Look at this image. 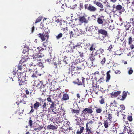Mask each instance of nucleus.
Listing matches in <instances>:
<instances>
[{"mask_svg":"<svg viewBox=\"0 0 134 134\" xmlns=\"http://www.w3.org/2000/svg\"><path fill=\"white\" fill-rule=\"evenodd\" d=\"M75 49V47L72 46L70 47H69V49L68 50L69 53H73L74 52V49Z\"/></svg>","mask_w":134,"mask_h":134,"instance_id":"79ce46f5","label":"nucleus"},{"mask_svg":"<svg viewBox=\"0 0 134 134\" xmlns=\"http://www.w3.org/2000/svg\"><path fill=\"white\" fill-rule=\"evenodd\" d=\"M104 20V16H101L97 18V22L99 24L102 25L103 24Z\"/></svg>","mask_w":134,"mask_h":134,"instance_id":"ddd939ff","label":"nucleus"},{"mask_svg":"<svg viewBox=\"0 0 134 134\" xmlns=\"http://www.w3.org/2000/svg\"><path fill=\"white\" fill-rule=\"evenodd\" d=\"M130 23L132 24L133 26H134V18H130Z\"/></svg>","mask_w":134,"mask_h":134,"instance_id":"864d4df0","label":"nucleus"},{"mask_svg":"<svg viewBox=\"0 0 134 134\" xmlns=\"http://www.w3.org/2000/svg\"><path fill=\"white\" fill-rule=\"evenodd\" d=\"M94 4H96L98 7L101 8L99 10L100 12H102L104 10L103 8L104 6L103 4L97 1L96 0L93 1V3Z\"/></svg>","mask_w":134,"mask_h":134,"instance_id":"6e6552de","label":"nucleus"},{"mask_svg":"<svg viewBox=\"0 0 134 134\" xmlns=\"http://www.w3.org/2000/svg\"><path fill=\"white\" fill-rule=\"evenodd\" d=\"M92 91L95 92H98L99 91V89L98 88H97L96 86H93L92 87Z\"/></svg>","mask_w":134,"mask_h":134,"instance_id":"2f4dec72","label":"nucleus"},{"mask_svg":"<svg viewBox=\"0 0 134 134\" xmlns=\"http://www.w3.org/2000/svg\"><path fill=\"white\" fill-rule=\"evenodd\" d=\"M85 79L83 77H81L80 79L77 78V80H78L77 82H76L75 81H73V82L75 83H77L78 85H84L85 84L84 83Z\"/></svg>","mask_w":134,"mask_h":134,"instance_id":"9d476101","label":"nucleus"},{"mask_svg":"<svg viewBox=\"0 0 134 134\" xmlns=\"http://www.w3.org/2000/svg\"><path fill=\"white\" fill-rule=\"evenodd\" d=\"M91 129H92V128L86 127V132H87L88 134H93V132L91 131Z\"/></svg>","mask_w":134,"mask_h":134,"instance_id":"473e14b6","label":"nucleus"},{"mask_svg":"<svg viewBox=\"0 0 134 134\" xmlns=\"http://www.w3.org/2000/svg\"><path fill=\"white\" fill-rule=\"evenodd\" d=\"M57 84V82L55 80H53L51 83V85L52 86H55Z\"/></svg>","mask_w":134,"mask_h":134,"instance_id":"3c124183","label":"nucleus"},{"mask_svg":"<svg viewBox=\"0 0 134 134\" xmlns=\"http://www.w3.org/2000/svg\"><path fill=\"white\" fill-rule=\"evenodd\" d=\"M78 19L79 21V25H81L83 23L86 24L88 23V20L84 15L80 16Z\"/></svg>","mask_w":134,"mask_h":134,"instance_id":"39448f33","label":"nucleus"},{"mask_svg":"<svg viewBox=\"0 0 134 134\" xmlns=\"http://www.w3.org/2000/svg\"><path fill=\"white\" fill-rule=\"evenodd\" d=\"M42 103H43V105L42 106L43 108V111H46L47 110V108L46 107V104L45 102H44L42 101Z\"/></svg>","mask_w":134,"mask_h":134,"instance_id":"58836bf2","label":"nucleus"},{"mask_svg":"<svg viewBox=\"0 0 134 134\" xmlns=\"http://www.w3.org/2000/svg\"><path fill=\"white\" fill-rule=\"evenodd\" d=\"M85 110V108L81 112V116L82 117V119H85V116L87 114V111Z\"/></svg>","mask_w":134,"mask_h":134,"instance_id":"4be33fe9","label":"nucleus"},{"mask_svg":"<svg viewBox=\"0 0 134 134\" xmlns=\"http://www.w3.org/2000/svg\"><path fill=\"white\" fill-rule=\"evenodd\" d=\"M116 102L115 100H114L113 102L111 103H110V107H115L116 106Z\"/></svg>","mask_w":134,"mask_h":134,"instance_id":"603ef678","label":"nucleus"},{"mask_svg":"<svg viewBox=\"0 0 134 134\" xmlns=\"http://www.w3.org/2000/svg\"><path fill=\"white\" fill-rule=\"evenodd\" d=\"M108 120H107L104 121V126L105 128H107L110 125L111 122L110 121L109 122H108Z\"/></svg>","mask_w":134,"mask_h":134,"instance_id":"5701e85b","label":"nucleus"},{"mask_svg":"<svg viewBox=\"0 0 134 134\" xmlns=\"http://www.w3.org/2000/svg\"><path fill=\"white\" fill-rule=\"evenodd\" d=\"M132 114L128 115L127 117V119L130 122H132V121L133 119L132 116Z\"/></svg>","mask_w":134,"mask_h":134,"instance_id":"a19ab883","label":"nucleus"},{"mask_svg":"<svg viewBox=\"0 0 134 134\" xmlns=\"http://www.w3.org/2000/svg\"><path fill=\"white\" fill-rule=\"evenodd\" d=\"M63 99L64 100H66L69 99V96L68 94L65 93L63 95Z\"/></svg>","mask_w":134,"mask_h":134,"instance_id":"f704fd0d","label":"nucleus"},{"mask_svg":"<svg viewBox=\"0 0 134 134\" xmlns=\"http://www.w3.org/2000/svg\"><path fill=\"white\" fill-rule=\"evenodd\" d=\"M67 7L66 5L64 4H63L61 6V8L63 9V10H64Z\"/></svg>","mask_w":134,"mask_h":134,"instance_id":"69168bd1","label":"nucleus"},{"mask_svg":"<svg viewBox=\"0 0 134 134\" xmlns=\"http://www.w3.org/2000/svg\"><path fill=\"white\" fill-rule=\"evenodd\" d=\"M32 89H37V87L35 86H30L29 87L27 88V89L28 90V91H27V92H35L34 90H32Z\"/></svg>","mask_w":134,"mask_h":134,"instance_id":"f3484780","label":"nucleus"},{"mask_svg":"<svg viewBox=\"0 0 134 134\" xmlns=\"http://www.w3.org/2000/svg\"><path fill=\"white\" fill-rule=\"evenodd\" d=\"M63 34L61 33H59L58 35L56 36V37L57 39H59L62 36Z\"/></svg>","mask_w":134,"mask_h":134,"instance_id":"09e8293b","label":"nucleus"},{"mask_svg":"<svg viewBox=\"0 0 134 134\" xmlns=\"http://www.w3.org/2000/svg\"><path fill=\"white\" fill-rule=\"evenodd\" d=\"M43 33H40L37 34V36L38 37L41 38L42 41H46V42H47L49 37L48 35L49 30L47 28H46L44 29V30H43Z\"/></svg>","mask_w":134,"mask_h":134,"instance_id":"f03ea898","label":"nucleus"},{"mask_svg":"<svg viewBox=\"0 0 134 134\" xmlns=\"http://www.w3.org/2000/svg\"><path fill=\"white\" fill-rule=\"evenodd\" d=\"M104 49L102 47H100L95 52V54L97 55L98 54H102L104 52Z\"/></svg>","mask_w":134,"mask_h":134,"instance_id":"aec40b11","label":"nucleus"},{"mask_svg":"<svg viewBox=\"0 0 134 134\" xmlns=\"http://www.w3.org/2000/svg\"><path fill=\"white\" fill-rule=\"evenodd\" d=\"M112 7L113 11L114 12L118 11L120 13H121L125 11L124 8L120 4L116 5L115 4H114L113 5Z\"/></svg>","mask_w":134,"mask_h":134,"instance_id":"20e7f679","label":"nucleus"},{"mask_svg":"<svg viewBox=\"0 0 134 134\" xmlns=\"http://www.w3.org/2000/svg\"><path fill=\"white\" fill-rule=\"evenodd\" d=\"M86 80L88 84L91 85L93 83V81H92L90 79H87Z\"/></svg>","mask_w":134,"mask_h":134,"instance_id":"49530a36","label":"nucleus"},{"mask_svg":"<svg viewBox=\"0 0 134 134\" xmlns=\"http://www.w3.org/2000/svg\"><path fill=\"white\" fill-rule=\"evenodd\" d=\"M29 71H33L34 69V65H33V63H32V64H31L29 65Z\"/></svg>","mask_w":134,"mask_h":134,"instance_id":"ea45409f","label":"nucleus"},{"mask_svg":"<svg viewBox=\"0 0 134 134\" xmlns=\"http://www.w3.org/2000/svg\"><path fill=\"white\" fill-rule=\"evenodd\" d=\"M29 124L30 127L32 126V121L30 119L29 122Z\"/></svg>","mask_w":134,"mask_h":134,"instance_id":"338daca9","label":"nucleus"},{"mask_svg":"<svg viewBox=\"0 0 134 134\" xmlns=\"http://www.w3.org/2000/svg\"><path fill=\"white\" fill-rule=\"evenodd\" d=\"M44 57V54L40 52L34 54L32 55L33 59L34 62L36 63L39 62L36 64L39 71L44 67L42 63H41L43 61Z\"/></svg>","mask_w":134,"mask_h":134,"instance_id":"f257e3e1","label":"nucleus"},{"mask_svg":"<svg viewBox=\"0 0 134 134\" xmlns=\"http://www.w3.org/2000/svg\"><path fill=\"white\" fill-rule=\"evenodd\" d=\"M25 72H19L17 73V76H16V77L18 78L19 85H22L24 84L25 81H26L25 77Z\"/></svg>","mask_w":134,"mask_h":134,"instance_id":"7ed1b4c3","label":"nucleus"},{"mask_svg":"<svg viewBox=\"0 0 134 134\" xmlns=\"http://www.w3.org/2000/svg\"><path fill=\"white\" fill-rule=\"evenodd\" d=\"M40 84L38 83L37 85V87H38L39 89L40 90V91L42 92H47L48 91L46 90L45 87L42 85L43 82L41 81H40Z\"/></svg>","mask_w":134,"mask_h":134,"instance_id":"423d86ee","label":"nucleus"},{"mask_svg":"<svg viewBox=\"0 0 134 134\" xmlns=\"http://www.w3.org/2000/svg\"><path fill=\"white\" fill-rule=\"evenodd\" d=\"M95 80L97 81L98 82H99V83L103 82V81L104 80V78L103 76L100 77V78L98 80V81H97L98 78L97 77V76L95 77Z\"/></svg>","mask_w":134,"mask_h":134,"instance_id":"393cba45","label":"nucleus"},{"mask_svg":"<svg viewBox=\"0 0 134 134\" xmlns=\"http://www.w3.org/2000/svg\"><path fill=\"white\" fill-rule=\"evenodd\" d=\"M127 2L128 3H131L133 5H134V0H127Z\"/></svg>","mask_w":134,"mask_h":134,"instance_id":"5fc2aeb1","label":"nucleus"},{"mask_svg":"<svg viewBox=\"0 0 134 134\" xmlns=\"http://www.w3.org/2000/svg\"><path fill=\"white\" fill-rule=\"evenodd\" d=\"M98 34H101L105 37L107 36L108 33L105 30L101 29L98 30Z\"/></svg>","mask_w":134,"mask_h":134,"instance_id":"9b49d317","label":"nucleus"},{"mask_svg":"<svg viewBox=\"0 0 134 134\" xmlns=\"http://www.w3.org/2000/svg\"><path fill=\"white\" fill-rule=\"evenodd\" d=\"M92 108V107H90V108H85V110L87 111V113H88V114H92L93 112V111L91 109Z\"/></svg>","mask_w":134,"mask_h":134,"instance_id":"c85d7f7f","label":"nucleus"},{"mask_svg":"<svg viewBox=\"0 0 134 134\" xmlns=\"http://www.w3.org/2000/svg\"><path fill=\"white\" fill-rule=\"evenodd\" d=\"M108 117L107 119V120L111 122L112 119V115L111 114H109L108 115Z\"/></svg>","mask_w":134,"mask_h":134,"instance_id":"a18cd8bd","label":"nucleus"},{"mask_svg":"<svg viewBox=\"0 0 134 134\" xmlns=\"http://www.w3.org/2000/svg\"><path fill=\"white\" fill-rule=\"evenodd\" d=\"M111 93V98H115L118 96L119 93Z\"/></svg>","mask_w":134,"mask_h":134,"instance_id":"cd10ccee","label":"nucleus"},{"mask_svg":"<svg viewBox=\"0 0 134 134\" xmlns=\"http://www.w3.org/2000/svg\"><path fill=\"white\" fill-rule=\"evenodd\" d=\"M94 107L96 109V111L97 113H100L102 111V109L101 108H98L95 106H94Z\"/></svg>","mask_w":134,"mask_h":134,"instance_id":"e433bc0d","label":"nucleus"},{"mask_svg":"<svg viewBox=\"0 0 134 134\" xmlns=\"http://www.w3.org/2000/svg\"><path fill=\"white\" fill-rule=\"evenodd\" d=\"M101 100L99 101V102L101 104H103L105 102L104 99L103 98H100Z\"/></svg>","mask_w":134,"mask_h":134,"instance_id":"6e6d98bb","label":"nucleus"},{"mask_svg":"<svg viewBox=\"0 0 134 134\" xmlns=\"http://www.w3.org/2000/svg\"><path fill=\"white\" fill-rule=\"evenodd\" d=\"M78 52L79 54V56L81 58H82L83 57V52L81 51H78Z\"/></svg>","mask_w":134,"mask_h":134,"instance_id":"13d9d810","label":"nucleus"},{"mask_svg":"<svg viewBox=\"0 0 134 134\" xmlns=\"http://www.w3.org/2000/svg\"><path fill=\"white\" fill-rule=\"evenodd\" d=\"M111 71L109 70L106 73L107 76L106 77V82H108L110 78V72Z\"/></svg>","mask_w":134,"mask_h":134,"instance_id":"b1692460","label":"nucleus"},{"mask_svg":"<svg viewBox=\"0 0 134 134\" xmlns=\"http://www.w3.org/2000/svg\"><path fill=\"white\" fill-rule=\"evenodd\" d=\"M42 17L41 16L38 17L36 20L35 24H36L37 23L40 22L42 20Z\"/></svg>","mask_w":134,"mask_h":134,"instance_id":"c03bdc74","label":"nucleus"},{"mask_svg":"<svg viewBox=\"0 0 134 134\" xmlns=\"http://www.w3.org/2000/svg\"><path fill=\"white\" fill-rule=\"evenodd\" d=\"M39 71V70L37 65H34V69L33 72H35V73H37Z\"/></svg>","mask_w":134,"mask_h":134,"instance_id":"72a5a7b5","label":"nucleus"},{"mask_svg":"<svg viewBox=\"0 0 134 134\" xmlns=\"http://www.w3.org/2000/svg\"><path fill=\"white\" fill-rule=\"evenodd\" d=\"M51 103V104H50V108L51 109L52 112H53L54 113L56 114L57 113L54 111V109L55 108V104L53 102Z\"/></svg>","mask_w":134,"mask_h":134,"instance_id":"6ab92c4d","label":"nucleus"},{"mask_svg":"<svg viewBox=\"0 0 134 134\" xmlns=\"http://www.w3.org/2000/svg\"><path fill=\"white\" fill-rule=\"evenodd\" d=\"M80 129H78L77 131V134H80L82 133L84 129V128L83 127L81 126H79Z\"/></svg>","mask_w":134,"mask_h":134,"instance_id":"412c9836","label":"nucleus"},{"mask_svg":"<svg viewBox=\"0 0 134 134\" xmlns=\"http://www.w3.org/2000/svg\"><path fill=\"white\" fill-rule=\"evenodd\" d=\"M41 105V104H40V103L38 102H36L34 104V108L35 109H37L38 108L40 105Z\"/></svg>","mask_w":134,"mask_h":134,"instance_id":"c9c22d12","label":"nucleus"},{"mask_svg":"<svg viewBox=\"0 0 134 134\" xmlns=\"http://www.w3.org/2000/svg\"><path fill=\"white\" fill-rule=\"evenodd\" d=\"M94 124V122L92 120L90 119L89 121L87 122L86 125V127L92 128V126Z\"/></svg>","mask_w":134,"mask_h":134,"instance_id":"1a4fd4ad","label":"nucleus"},{"mask_svg":"<svg viewBox=\"0 0 134 134\" xmlns=\"http://www.w3.org/2000/svg\"><path fill=\"white\" fill-rule=\"evenodd\" d=\"M97 8L91 4H89L88 6V10L89 11L94 12L97 10Z\"/></svg>","mask_w":134,"mask_h":134,"instance_id":"f8f14e48","label":"nucleus"},{"mask_svg":"<svg viewBox=\"0 0 134 134\" xmlns=\"http://www.w3.org/2000/svg\"><path fill=\"white\" fill-rule=\"evenodd\" d=\"M133 71L132 69V68H131L128 71V73L129 74H131L133 72Z\"/></svg>","mask_w":134,"mask_h":134,"instance_id":"0e129e2a","label":"nucleus"},{"mask_svg":"<svg viewBox=\"0 0 134 134\" xmlns=\"http://www.w3.org/2000/svg\"><path fill=\"white\" fill-rule=\"evenodd\" d=\"M98 57L100 58V59H101L100 55H99L98 56L97 55H96L95 54L94 55H91L90 57V59L92 61H94L96 60Z\"/></svg>","mask_w":134,"mask_h":134,"instance_id":"4468645a","label":"nucleus"},{"mask_svg":"<svg viewBox=\"0 0 134 134\" xmlns=\"http://www.w3.org/2000/svg\"><path fill=\"white\" fill-rule=\"evenodd\" d=\"M106 61V59L105 57L103 58L101 62V64L102 65H103L105 63Z\"/></svg>","mask_w":134,"mask_h":134,"instance_id":"4d7b16f0","label":"nucleus"},{"mask_svg":"<svg viewBox=\"0 0 134 134\" xmlns=\"http://www.w3.org/2000/svg\"><path fill=\"white\" fill-rule=\"evenodd\" d=\"M80 74V72L78 71L75 72L74 73H73V72H72L71 77L70 78H71L72 79H74L75 78H77Z\"/></svg>","mask_w":134,"mask_h":134,"instance_id":"a211bd4d","label":"nucleus"},{"mask_svg":"<svg viewBox=\"0 0 134 134\" xmlns=\"http://www.w3.org/2000/svg\"><path fill=\"white\" fill-rule=\"evenodd\" d=\"M80 118L79 117H77L76 118L75 120L76 121V124L77 125H79L80 124V122L81 121V119H80Z\"/></svg>","mask_w":134,"mask_h":134,"instance_id":"4c0bfd02","label":"nucleus"},{"mask_svg":"<svg viewBox=\"0 0 134 134\" xmlns=\"http://www.w3.org/2000/svg\"><path fill=\"white\" fill-rule=\"evenodd\" d=\"M120 111L121 112L122 114H121V115L122 116H123V121H125V119H126V115L124 114H122V111H121V110Z\"/></svg>","mask_w":134,"mask_h":134,"instance_id":"bf43d9fd","label":"nucleus"},{"mask_svg":"<svg viewBox=\"0 0 134 134\" xmlns=\"http://www.w3.org/2000/svg\"><path fill=\"white\" fill-rule=\"evenodd\" d=\"M82 58L80 59H76L75 60V61L74 62L75 64H76L79 63H80L81 62H83L85 61V59L84 58Z\"/></svg>","mask_w":134,"mask_h":134,"instance_id":"7c9ffc66","label":"nucleus"},{"mask_svg":"<svg viewBox=\"0 0 134 134\" xmlns=\"http://www.w3.org/2000/svg\"><path fill=\"white\" fill-rule=\"evenodd\" d=\"M127 93H119L118 95V99H119L120 100H124L126 98Z\"/></svg>","mask_w":134,"mask_h":134,"instance_id":"0eeeda50","label":"nucleus"},{"mask_svg":"<svg viewBox=\"0 0 134 134\" xmlns=\"http://www.w3.org/2000/svg\"><path fill=\"white\" fill-rule=\"evenodd\" d=\"M37 49L40 51H42L44 50V48L41 47H38Z\"/></svg>","mask_w":134,"mask_h":134,"instance_id":"e2e57ef3","label":"nucleus"},{"mask_svg":"<svg viewBox=\"0 0 134 134\" xmlns=\"http://www.w3.org/2000/svg\"><path fill=\"white\" fill-rule=\"evenodd\" d=\"M128 44L129 45H130L132 44V38L131 36H130L128 38Z\"/></svg>","mask_w":134,"mask_h":134,"instance_id":"37998d69","label":"nucleus"},{"mask_svg":"<svg viewBox=\"0 0 134 134\" xmlns=\"http://www.w3.org/2000/svg\"><path fill=\"white\" fill-rule=\"evenodd\" d=\"M80 110H78L74 109L72 110L71 111L73 113H74L76 114H79L80 113Z\"/></svg>","mask_w":134,"mask_h":134,"instance_id":"de8ad7c7","label":"nucleus"},{"mask_svg":"<svg viewBox=\"0 0 134 134\" xmlns=\"http://www.w3.org/2000/svg\"><path fill=\"white\" fill-rule=\"evenodd\" d=\"M46 127L47 129L48 130L51 129L53 130L57 129L58 126L56 125V126H54L52 125L51 124L50 125L47 126Z\"/></svg>","mask_w":134,"mask_h":134,"instance_id":"dca6fc26","label":"nucleus"},{"mask_svg":"<svg viewBox=\"0 0 134 134\" xmlns=\"http://www.w3.org/2000/svg\"><path fill=\"white\" fill-rule=\"evenodd\" d=\"M95 48L93 47V45H91V46L90 48V50L91 51L95 50Z\"/></svg>","mask_w":134,"mask_h":134,"instance_id":"774afa93","label":"nucleus"},{"mask_svg":"<svg viewBox=\"0 0 134 134\" xmlns=\"http://www.w3.org/2000/svg\"><path fill=\"white\" fill-rule=\"evenodd\" d=\"M99 74V72L98 71H96L95 72H94L93 74V75H94L95 76V77L96 76V75L97 74V76H100V75Z\"/></svg>","mask_w":134,"mask_h":134,"instance_id":"052dcab7","label":"nucleus"},{"mask_svg":"<svg viewBox=\"0 0 134 134\" xmlns=\"http://www.w3.org/2000/svg\"><path fill=\"white\" fill-rule=\"evenodd\" d=\"M126 131H127V132L128 133L129 132H128V129L126 127H125L124 128L123 132L124 133H125Z\"/></svg>","mask_w":134,"mask_h":134,"instance_id":"680f3d73","label":"nucleus"},{"mask_svg":"<svg viewBox=\"0 0 134 134\" xmlns=\"http://www.w3.org/2000/svg\"><path fill=\"white\" fill-rule=\"evenodd\" d=\"M17 70H16L14 68L13 69V70L11 71V72L9 73V75L11 76V77H14L16 76H17V74L16 75V72H17Z\"/></svg>","mask_w":134,"mask_h":134,"instance_id":"2eb2a0df","label":"nucleus"},{"mask_svg":"<svg viewBox=\"0 0 134 134\" xmlns=\"http://www.w3.org/2000/svg\"><path fill=\"white\" fill-rule=\"evenodd\" d=\"M14 68L16 70H17V71L19 70H21L23 69V65L22 64H19L18 65L16 66Z\"/></svg>","mask_w":134,"mask_h":134,"instance_id":"bb28decb","label":"nucleus"},{"mask_svg":"<svg viewBox=\"0 0 134 134\" xmlns=\"http://www.w3.org/2000/svg\"><path fill=\"white\" fill-rule=\"evenodd\" d=\"M23 85L21 88L22 92H27V91H28V90L27 88H26V86L25 84L24 85V84Z\"/></svg>","mask_w":134,"mask_h":134,"instance_id":"a878e982","label":"nucleus"},{"mask_svg":"<svg viewBox=\"0 0 134 134\" xmlns=\"http://www.w3.org/2000/svg\"><path fill=\"white\" fill-rule=\"evenodd\" d=\"M27 58L26 59H25L24 58L23 59H21L20 60L19 62V64H22L24 62H25L26 60H27Z\"/></svg>","mask_w":134,"mask_h":134,"instance_id":"8fccbe9b","label":"nucleus"},{"mask_svg":"<svg viewBox=\"0 0 134 134\" xmlns=\"http://www.w3.org/2000/svg\"><path fill=\"white\" fill-rule=\"evenodd\" d=\"M36 125L37 127L34 128V130L35 131H37L38 132V131H40L43 128V127H41L38 124H37Z\"/></svg>","mask_w":134,"mask_h":134,"instance_id":"c756f323","label":"nucleus"}]
</instances>
